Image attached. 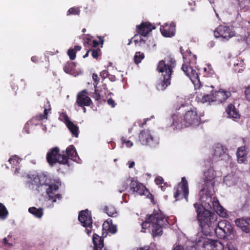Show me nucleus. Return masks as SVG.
Returning a JSON list of instances; mask_svg holds the SVG:
<instances>
[{
    "mask_svg": "<svg viewBox=\"0 0 250 250\" xmlns=\"http://www.w3.org/2000/svg\"><path fill=\"white\" fill-rule=\"evenodd\" d=\"M194 207L202 231L205 234L209 233L214 229L216 235L219 239L226 238L229 240H236L238 239V235L236 230L228 221L222 220L219 221L214 228V225L216 224L217 221V218L214 214L206 210L203 206L198 203H194Z\"/></svg>",
    "mask_w": 250,
    "mask_h": 250,
    "instance_id": "f257e3e1",
    "label": "nucleus"
},
{
    "mask_svg": "<svg viewBox=\"0 0 250 250\" xmlns=\"http://www.w3.org/2000/svg\"><path fill=\"white\" fill-rule=\"evenodd\" d=\"M167 217L160 210H154L150 215H147L146 220L142 223L143 229L150 228L153 237L160 236L163 234V228L167 226Z\"/></svg>",
    "mask_w": 250,
    "mask_h": 250,
    "instance_id": "f03ea898",
    "label": "nucleus"
},
{
    "mask_svg": "<svg viewBox=\"0 0 250 250\" xmlns=\"http://www.w3.org/2000/svg\"><path fill=\"white\" fill-rule=\"evenodd\" d=\"M173 129H180L188 126H196L201 123V115L197 113V109L191 108L186 111L183 117L176 113L172 116Z\"/></svg>",
    "mask_w": 250,
    "mask_h": 250,
    "instance_id": "7ed1b4c3",
    "label": "nucleus"
},
{
    "mask_svg": "<svg viewBox=\"0 0 250 250\" xmlns=\"http://www.w3.org/2000/svg\"><path fill=\"white\" fill-rule=\"evenodd\" d=\"M205 187L201 189L199 192L201 196L200 200L202 202H208L211 200L212 191L215 184L214 179L216 177V173L212 167L204 172Z\"/></svg>",
    "mask_w": 250,
    "mask_h": 250,
    "instance_id": "20e7f679",
    "label": "nucleus"
},
{
    "mask_svg": "<svg viewBox=\"0 0 250 250\" xmlns=\"http://www.w3.org/2000/svg\"><path fill=\"white\" fill-rule=\"evenodd\" d=\"M196 250H224V245L219 240L199 237L193 242Z\"/></svg>",
    "mask_w": 250,
    "mask_h": 250,
    "instance_id": "39448f33",
    "label": "nucleus"
},
{
    "mask_svg": "<svg viewBox=\"0 0 250 250\" xmlns=\"http://www.w3.org/2000/svg\"><path fill=\"white\" fill-rule=\"evenodd\" d=\"M157 69L164 76V78L158 83L156 87L158 90L163 91L170 84L172 68L169 63H158Z\"/></svg>",
    "mask_w": 250,
    "mask_h": 250,
    "instance_id": "423d86ee",
    "label": "nucleus"
},
{
    "mask_svg": "<svg viewBox=\"0 0 250 250\" xmlns=\"http://www.w3.org/2000/svg\"><path fill=\"white\" fill-rule=\"evenodd\" d=\"M59 149L58 147L53 148L47 153L46 159L50 165L52 166L56 163L60 164H67V158L64 154V151L62 154H60Z\"/></svg>",
    "mask_w": 250,
    "mask_h": 250,
    "instance_id": "0eeeda50",
    "label": "nucleus"
},
{
    "mask_svg": "<svg viewBox=\"0 0 250 250\" xmlns=\"http://www.w3.org/2000/svg\"><path fill=\"white\" fill-rule=\"evenodd\" d=\"M182 69L184 73L189 78L195 88H199L201 86V82L199 75L196 71L190 65V63H183Z\"/></svg>",
    "mask_w": 250,
    "mask_h": 250,
    "instance_id": "6e6552de",
    "label": "nucleus"
},
{
    "mask_svg": "<svg viewBox=\"0 0 250 250\" xmlns=\"http://www.w3.org/2000/svg\"><path fill=\"white\" fill-rule=\"evenodd\" d=\"M139 141L143 145H147L152 147H156L159 144L158 139L154 138L149 130L142 131L139 134Z\"/></svg>",
    "mask_w": 250,
    "mask_h": 250,
    "instance_id": "1a4fd4ad",
    "label": "nucleus"
},
{
    "mask_svg": "<svg viewBox=\"0 0 250 250\" xmlns=\"http://www.w3.org/2000/svg\"><path fill=\"white\" fill-rule=\"evenodd\" d=\"M78 219L82 226L85 228V231L88 235L91 233L92 227V220L91 215L89 214L88 209L82 210L80 212Z\"/></svg>",
    "mask_w": 250,
    "mask_h": 250,
    "instance_id": "9d476101",
    "label": "nucleus"
},
{
    "mask_svg": "<svg viewBox=\"0 0 250 250\" xmlns=\"http://www.w3.org/2000/svg\"><path fill=\"white\" fill-rule=\"evenodd\" d=\"M214 35L216 38H222L229 40L234 36V32L229 26L220 25L214 30Z\"/></svg>",
    "mask_w": 250,
    "mask_h": 250,
    "instance_id": "9b49d317",
    "label": "nucleus"
},
{
    "mask_svg": "<svg viewBox=\"0 0 250 250\" xmlns=\"http://www.w3.org/2000/svg\"><path fill=\"white\" fill-rule=\"evenodd\" d=\"M130 189L135 194L143 196H152L146 187L137 180H131L130 183Z\"/></svg>",
    "mask_w": 250,
    "mask_h": 250,
    "instance_id": "f8f14e48",
    "label": "nucleus"
},
{
    "mask_svg": "<svg viewBox=\"0 0 250 250\" xmlns=\"http://www.w3.org/2000/svg\"><path fill=\"white\" fill-rule=\"evenodd\" d=\"M155 27L148 21L142 22L140 25L136 26L137 34L134 36L136 38L138 35L146 37Z\"/></svg>",
    "mask_w": 250,
    "mask_h": 250,
    "instance_id": "ddd939ff",
    "label": "nucleus"
},
{
    "mask_svg": "<svg viewBox=\"0 0 250 250\" xmlns=\"http://www.w3.org/2000/svg\"><path fill=\"white\" fill-rule=\"evenodd\" d=\"M205 90L207 92H211V94H204L203 95H201V94H199L198 93L196 97V100L198 102H201L202 103H210L215 101V99L214 98V94L213 93V87L206 86L204 87Z\"/></svg>",
    "mask_w": 250,
    "mask_h": 250,
    "instance_id": "4468645a",
    "label": "nucleus"
},
{
    "mask_svg": "<svg viewBox=\"0 0 250 250\" xmlns=\"http://www.w3.org/2000/svg\"><path fill=\"white\" fill-rule=\"evenodd\" d=\"M88 95L86 90H83L78 93L76 103L79 106H88L91 104L92 101Z\"/></svg>",
    "mask_w": 250,
    "mask_h": 250,
    "instance_id": "2eb2a0df",
    "label": "nucleus"
},
{
    "mask_svg": "<svg viewBox=\"0 0 250 250\" xmlns=\"http://www.w3.org/2000/svg\"><path fill=\"white\" fill-rule=\"evenodd\" d=\"M213 156L216 158L224 160L229 157L227 153V148L220 144H216L212 148Z\"/></svg>",
    "mask_w": 250,
    "mask_h": 250,
    "instance_id": "dca6fc26",
    "label": "nucleus"
},
{
    "mask_svg": "<svg viewBox=\"0 0 250 250\" xmlns=\"http://www.w3.org/2000/svg\"><path fill=\"white\" fill-rule=\"evenodd\" d=\"M59 189V183L56 184H51L49 185L48 188L46 189V193L48 196L49 200L51 201L52 203L56 202L57 200H60L62 196L60 194H56Z\"/></svg>",
    "mask_w": 250,
    "mask_h": 250,
    "instance_id": "f3484780",
    "label": "nucleus"
},
{
    "mask_svg": "<svg viewBox=\"0 0 250 250\" xmlns=\"http://www.w3.org/2000/svg\"><path fill=\"white\" fill-rule=\"evenodd\" d=\"M178 188H180V190L178 188L175 189V191L174 194V197L175 198H177L180 195V192L181 191L187 202L188 201V181L185 177L182 178L181 182L178 185Z\"/></svg>",
    "mask_w": 250,
    "mask_h": 250,
    "instance_id": "a211bd4d",
    "label": "nucleus"
},
{
    "mask_svg": "<svg viewBox=\"0 0 250 250\" xmlns=\"http://www.w3.org/2000/svg\"><path fill=\"white\" fill-rule=\"evenodd\" d=\"M48 109H45L44 110L43 115L40 114L37 117L32 118L31 120L29 121L25 125L24 130L27 133H29V128L30 126L33 125H37L39 124V122L43 119H47L48 115Z\"/></svg>",
    "mask_w": 250,
    "mask_h": 250,
    "instance_id": "6ab92c4d",
    "label": "nucleus"
},
{
    "mask_svg": "<svg viewBox=\"0 0 250 250\" xmlns=\"http://www.w3.org/2000/svg\"><path fill=\"white\" fill-rule=\"evenodd\" d=\"M160 31L162 35L165 37H172L175 34V25L174 23H166L161 26Z\"/></svg>",
    "mask_w": 250,
    "mask_h": 250,
    "instance_id": "aec40b11",
    "label": "nucleus"
},
{
    "mask_svg": "<svg viewBox=\"0 0 250 250\" xmlns=\"http://www.w3.org/2000/svg\"><path fill=\"white\" fill-rule=\"evenodd\" d=\"M212 203L213 208L217 214L223 218L228 217L227 210L220 205L218 200L216 198L213 197Z\"/></svg>",
    "mask_w": 250,
    "mask_h": 250,
    "instance_id": "412c9836",
    "label": "nucleus"
},
{
    "mask_svg": "<svg viewBox=\"0 0 250 250\" xmlns=\"http://www.w3.org/2000/svg\"><path fill=\"white\" fill-rule=\"evenodd\" d=\"M235 223L243 231L250 232V218L237 219L235 220Z\"/></svg>",
    "mask_w": 250,
    "mask_h": 250,
    "instance_id": "4be33fe9",
    "label": "nucleus"
},
{
    "mask_svg": "<svg viewBox=\"0 0 250 250\" xmlns=\"http://www.w3.org/2000/svg\"><path fill=\"white\" fill-rule=\"evenodd\" d=\"M64 154L67 158V161L68 159H70L77 163H80V158L74 146L70 145L69 146L66 148L65 152H64Z\"/></svg>",
    "mask_w": 250,
    "mask_h": 250,
    "instance_id": "5701e85b",
    "label": "nucleus"
},
{
    "mask_svg": "<svg viewBox=\"0 0 250 250\" xmlns=\"http://www.w3.org/2000/svg\"><path fill=\"white\" fill-rule=\"evenodd\" d=\"M92 241L94 244L93 250H107L104 247V238L94 233Z\"/></svg>",
    "mask_w": 250,
    "mask_h": 250,
    "instance_id": "b1692460",
    "label": "nucleus"
},
{
    "mask_svg": "<svg viewBox=\"0 0 250 250\" xmlns=\"http://www.w3.org/2000/svg\"><path fill=\"white\" fill-rule=\"evenodd\" d=\"M214 93L215 101L222 103L226 100L228 97L231 95L230 91H224L223 90H220L218 91H215Z\"/></svg>",
    "mask_w": 250,
    "mask_h": 250,
    "instance_id": "393cba45",
    "label": "nucleus"
},
{
    "mask_svg": "<svg viewBox=\"0 0 250 250\" xmlns=\"http://www.w3.org/2000/svg\"><path fill=\"white\" fill-rule=\"evenodd\" d=\"M226 111L228 115V117L232 119L233 120L239 119L240 117L238 111L234 105L232 104L228 105L226 108Z\"/></svg>",
    "mask_w": 250,
    "mask_h": 250,
    "instance_id": "a878e982",
    "label": "nucleus"
},
{
    "mask_svg": "<svg viewBox=\"0 0 250 250\" xmlns=\"http://www.w3.org/2000/svg\"><path fill=\"white\" fill-rule=\"evenodd\" d=\"M248 152L245 146L239 147L237 149L236 156L239 163H244L247 160Z\"/></svg>",
    "mask_w": 250,
    "mask_h": 250,
    "instance_id": "bb28decb",
    "label": "nucleus"
},
{
    "mask_svg": "<svg viewBox=\"0 0 250 250\" xmlns=\"http://www.w3.org/2000/svg\"><path fill=\"white\" fill-rule=\"evenodd\" d=\"M238 176L233 173L226 176L224 178V183L228 187L234 186L238 181Z\"/></svg>",
    "mask_w": 250,
    "mask_h": 250,
    "instance_id": "cd10ccee",
    "label": "nucleus"
},
{
    "mask_svg": "<svg viewBox=\"0 0 250 250\" xmlns=\"http://www.w3.org/2000/svg\"><path fill=\"white\" fill-rule=\"evenodd\" d=\"M183 61L184 62H195L197 60L196 56L190 51H187L186 52L183 53Z\"/></svg>",
    "mask_w": 250,
    "mask_h": 250,
    "instance_id": "c85d7f7f",
    "label": "nucleus"
},
{
    "mask_svg": "<svg viewBox=\"0 0 250 250\" xmlns=\"http://www.w3.org/2000/svg\"><path fill=\"white\" fill-rule=\"evenodd\" d=\"M75 63H66L63 68L66 73L76 76L79 74V73L75 72Z\"/></svg>",
    "mask_w": 250,
    "mask_h": 250,
    "instance_id": "c756f323",
    "label": "nucleus"
},
{
    "mask_svg": "<svg viewBox=\"0 0 250 250\" xmlns=\"http://www.w3.org/2000/svg\"><path fill=\"white\" fill-rule=\"evenodd\" d=\"M66 126L74 136L76 138L78 137L79 130L77 125H74L72 122H70L67 123Z\"/></svg>",
    "mask_w": 250,
    "mask_h": 250,
    "instance_id": "7c9ffc66",
    "label": "nucleus"
},
{
    "mask_svg": "<svg viewBox=\"0 0 250 250\" xmlns=\"http://www.w3.org/2000/svg\"><path fill=\"white\" fill-rule=\"evenodd\" d=\"M28 211L35 217L41 218L43 214V209L42 208H36L35 207H31L28 208Z\"/></svg>",
    "mask_w": 250,
    "mask_h": 250,
    "instance_id": "2f4dec72",
    "label": "nucleus"
},
{
    "mask_svg": "<svg viewBox=\"0 0 250 250\" xmlns=\"http://www.w3.org/2000/svg\"><path fill=\"white\" fill-rule=\"evenodd\" d=\"M28 178L30 179L29 181L32 185L38 186L40 179V174L36 173L30 174L28 175Z\"/></svg>",
    "mask_w": 250,
    "mask_h": 250,
    "instance_id": "473e14b6",
    "label": "nucleus"
},
{
    "mask_svg": "<svg viewBox=\"0 0 250 250\" xmlns=\"http://www.w3.org/2000/svg\"><path fill=\"white\" fill-rule=\"evenodd\" d=\"M81 48V46L75 45L74 48H70L68 49L67 55L71 60H74L75 59L76 51L80 50Z\"/></svg>",
    "mask_w": 250,
    "mask_h": 250,
    "instance_id": "72a5a7b5",
    "label": "nucleus"
},
{
    "mask_svg": "<svg viewBox=\"0 0 250 250\" xmlns=\"http://www.w3.org/2000/svg\"><path fill=\"white\" fill-rule=\"evenodd\" d=\"M111 220H107L106 223H105V222L104 223L103 226L105 228L108 227V230L109 231V232L113 234H114L117 231V226L113 225L111 223Z\"/></svg>",
    "mask_w": 250,
    "mask_h": 250,
    "instance_id": "f704fd0d",
    "label": "nucleus"
},
{
    "mask_svg": "<svg viewBox=\"0 0 250 250\" xmlns=\"http://www.w3.org/2000/svg\"><path fill=\"white\" fill-rule=\"evenodd\" d=\"M237 1L241 9L247 11L250 8V0H237Z\"/></svg>",
    "mask_w": 250,
    "mask_h": 250,
    "instance_id": "c9c22d12",
    "label": "nucleus"
},
{
    "mask_svg": "<svg viewBox=\"0 0 250 250\" xmlns=\"http://www.w3.org/2000/svg\"><path fill=\"white\" fill-rule=\"evenodd\" d=\"M49 183V180L48 179L47 176L44 173L40 174V179L39 182V185L37 187H40L42 186L48 185Z\"/></svg>",
    "mask_w": 250,
    "mask_h": 250,
    "instance_id": "e433bc0d",
    "label": "nucleus"
},
{
    "mask_svg": "<svg viewBox=\"0 0 250 250\" xmlns=\"http://www.w3.org/2000/svg\"><path fill=\"white\" fill-rule=\"evenodd\" d=\"M105 210L107 214L110 217H115L117 212L115 208L112 206H109L105 208Z\"/></svg>",
    "mask_w": 250,
    "mask_h": 250,
    "instance_id": "4c0bfd02",
    "label": "nucleus"
},
{
    "mask_svg": "<svg viewBox=\"0 0 250 250\" xmlns=\"http://www.w3.org/2000/svg\"><path fill=\"white\" fill-rule=\"evenodd\" d=\"M131 181L128 179L122 182L118 188V191L121 193L125 191L127 188L128 184H130Z\"/></svg>",
    "mask_w": 250,
    "mask_h": 250,
    "instance_id": "58836bf2",
    "label": "nucleus"
},
{
    "mask_svg": "<svg viewBox=\"0 0 250 250\" xmlns=\"http://www.w3.org/2000/svg\"><path fill=\"white\" fill-rule=\"evenodd\" d=\"M8 211L5 206L0 203V218L5 219L8 216Z\"/></svg>",
    "mask_w": 250,
    "mask_h": 250,
    "instance_id": "ea45409f",
    "label": "nucleus"
},
{
    "mask_svg": "<svg viewBox=\"0 0 250 250\" xmlns=\"http://www.w3.org/2000/svg\"><path fill=\"white\" fill-rule=\"evenodd\" d=\"M81 10L79 7H73L68 9L67 12V16L71 15L79 16L80 14Z\"/></svg>",
    "mask_w": 250,
    "mask_h": 250,
    "instance_id": "a19ab883",
    "label": "nucleus"
},
{
    "mask_svg": "<svg viewBox=\"0 0 250 250\" xmlns=\"http://www.w3.org/2000/svg\"><path fill=\"white\" fill-rule=\"evenodd\" d=\"M145 58V55L141 52H137L134 57V62H141Z\"/></svg>",
    "mask_w": 250,
    "mask_h": 250,
    "instance_id": "79ce46f5",
    "label": "nucleus"
},
{
    "mask_svg": "<svg viewBox=\"0 0 250 250\" xmlns=\"http://www.w3.org/2000/svg\"><path fill=\"white\" fill-rule=\"evenodd\" d=\"M245 67L244 66L243 63H234L232 67L233 70L235 72L240 73L243 71Z\"/></svg>",
    "mask_w": 250,
    "mask_h": 250,
    "instance_id": "37998d69",
    "label": "nucleus"
},
{
    "mask_svg": "<svg viewBox=\"0 0 250 250\" xmlns=\"http://www.w3.org/2000/svg\"><path fill=\"white\" fill-rule=\"evenodd\" d=\"M20 158L17 155H14L11 157L8 161L10 164H11L13 166H16L18 164H19L21 162Z\"/></svg>",
    "mask_w": 250,
    "mask_h": 250,
    "instance_id": "c03bdc74",
    "label": "nucleus"
},
{
    "mask_svg": "<svg viewBox=\"0 0 250 250\" xmlns=\"http://www.w3.org/2000/svg\"><path fill=\"white\" fill-rule=\"evenodd\" d=\"M98 38L99 39V41H97L96 40H93L92 41V42H91V44L90 45L91 46H92L93 47H96L98 45H99L100 44H101L102 45L103 44L104 42V39L103 38H102L101 37H98Z\"/></svg>",
    "mask_w": 250,
    "mask_h": 250,
    "instance_id": "a18cd8bd",
    "label": "nucleus"
},
{
    "mask_svg": "<svg viewBox=\"0 0 250 250\" xmlns=\"http://www.w3.org/2000/svg\"><path fill=\"white\" fill-rule=\"evenodd\" d=\"M59 119L64 122L66 125H67V123L70 122L71 121H69L68 117H67V115L65 113H62L60 114L59 116Z\"/></svg>",
    "mask_w": 250,
    "mask_h": 250,
    "instance_id": "49530a36",
    "label": "nucleus"
},
{
    "mask_svg": "<svg viewBox=\"0 0 250 250\" xmlns=\"http://www.w3.org/2000/svg\"><path fill=\"white\" fill-rule=\"evenodd\" d=\"M175 62V59L171 55H167L165 58L164 60L160 61L159 62Z\"/></svg>",
    "mask_w": 250,
    "mask_h": 250,
    "instance_id": "de8ad7c7",
    "label": "nucleus"
},
{
    "mask_svg": "<svg viewBox=\"0 0 250 250\" xmlns=\"http://www.w3.org/2000/svg\"><path fill=\"white\" fill-rule=\"evenodd\" d=\"M121 141L122 144H125L127 147H131L133 145L132 142H131L130 140H126L124 137H122Z\"/></svg>",
    "mask_w": 250,
    "mask_h": 250,
    "instance_id": "09e8293b",
    "label": "nucleus"
},
{
    "mask_svg": "<svg viewBox=\"0 0 250 250\" xmlns=\"http://www.w3.org/2000/svg\"><path fill=\"white\" fill-rule=\"evenodd\" d=\"M93 37L90 36L89 35H85V37L84 39V44L85 45V44H87L88 45H91V42L93 40Z\"/></svg>",
    "mask_w": 250,
    "mask_h": 250,
    "instance_id": "8fccbe9b",
    "label": "nucleus"
},
{
    "mask_svg": "<svg viewBox=\"0 0 250 250\" xmlns=\"http://www.w3.org/2000/svg\"><path fill=\"white\" fill-rule=\"evenodd\" d=\"M92 56L94 58H98L99 53L101 52V49L100 48H97L96 49L91 50Z\"/></svg>",
    "mask_w": 250,
    "mask_h": 250,
    "instance_id": "3c124183",
    "label": "nucleus"
},
{
    "mask_svg": "<svg viewBox=\"0 0 250 250\" xmlns=\"http://www.w3.org/2000/svg\"><path fill=\"white\" fill-rule=\"evenodd\" d=\"M245 93L246 100L250 102V85L246 88Z\"/></svg>",
    "mask_w": 250,
    "mask_h": 250,
    "instance_id": "603ef678",
    "label": "nucleus"
},
{
    "mask_svg": "<svg viewBox=\"0 0 250 250\" xmlns=\"http://www.w3.org/2000/svg\"><path fill=\"white\" fill-rule=\"evenodd\" d=\"M92 79L94 82V87L95 88H96L97 85L99 83V78L97 74H93Z\"/></svg>",
    "mask_w": 250,
    "mask_h": 250,
    "instance_id": "864d4df0",
    "label": "nucleus"
},
{
    "mask_svg": "<svg viewBox=\"0 0 250 250\" xmlns=\"http://www.w3.org/2000/svg\"><path fill=\"white\" fill-rule=\"evenodd\" d=\"M228 250H238L237 248L231 242H229L227 244Z\"/></svg>",
    "mask_w": 250,
    "mask_h": 250,
    "instance_id": "5fc2aeb1",
    "label": "nucleus"
},
{
    "mask_svg": "<svg viewBox=\"0 0 250 250\" xmlns=\"http://www.w3.org/2000/svg\"><path fill=\"white\" fill-rule=\"evenodd\" d=\"M11 239V237H10L9 236H8L7 237H5L3 239V243L5 246H7L8 247H10L12 246V244L10 243H8V241H9V239Z\"/></svg>",
    "mask_w": 250,
    "mask_h": 250,
    "instance_id": "6e6d98bb",
    "label": "nucleus"
},
{
    "mask_svg": "<svg viewBox=\"0 0 250 250\" xmlns=\"http://www.w3.org/2000/svg\"><path fill=\"white\" fill-rule=\"evenodd\" d=\"M155 182L157 185H161L164 182V180L162 177L158 176L155 179Z\"/></svg>",
    "mask_w": 250,
    "mask_h": 250,
    "instance_id": "4d7b16f0",
    "label": "nucleus"
},
{
    "mask_svg": "<svg viewBox=\"0 0 250 250\" xmlns=\"http://www.w3.org/2000/svg\"><path fill=\"white\" fill-rule=\"evenodd\" d=\"M107 103L108 104L112 107H114L116 105V104L112 98H109L107 100Z\"/></svg>",
    "mask_w": 250,
    "mask_h": 250,
    "instance_id": "13d9d810",
    "label": "nucleus"
},
{
    "mask_svg": "<svg viewBox=\"0 0 250 250\" xmlns=\"http://www.w3.org/2000/svg\"><path fill=\"white\" fill-rule=\"evenodd\" d=\"M206 66H207V67L208 68L207 69H208V73H210V74H212V68H211V66L210 64H207Z\"/></svg>",
    "mask_w": 250,
    "mask_h": 250,
    "instance_id": "bf43d9fd",
    "label": "nucleus"
},
{
    "mask_svg": "<svg viewBox=\"0 0 250 250\" xmlns=\"http://www.w3.org/2000/svg\"><path fill=\"white\" fill-rule=\"evenodd\" d=\"M173 250H183V248L180 245L175 246Z\"/></svg>",
    "mask_w": 250,
    "mask_h": 250,
    "instance_id": "052dcab7",
    "label": "nucleus"
},
{
    "mask_svg": "<svg viewBox=\"0 0 250 250\" xmlns=\"http://www.w3.org/2000/svg\"><path fill=\"white\" fill-rule=\"evenodd\" d=\"M128 164L129 168H132L135 165V163L133 161H129Z\"/></svg>",
    "mask_w": 250,
    "mask_h": 250,
    "instance_id": "680f3d73",
    "label": "nucleus"
},
{
    "mask_svg": "<svg viewBox=\"0 0 250 250\" xmlns=\"http://www.w3.org/2000/svg\"><path fill=\"white\" fill-rule=\"evenodd\" d=\"M94 98L96 100H98L101 98L100 94L97 93L96 91H95V96H94Z\"/></svg>",
    "mask_w": 250,
    "mask_h": 250,
    "instance_id": "e2e57ef3",
    "label": "nucleus"
},
{
    "mask_svg": "<svg viewBox=\"0 0 250 250\" xmlns=\"http://www.w3.org/2000/svg\"><path fill=\"white\" fill-rule=\"evenodd\" d=\"M108 71L106 70H104L101 73V75H103L104 76H107L108 75Z\"/></svg>",
    "mask_w": 250,
    "mask_h": 250,
    "instance_id": "0e129e2a",
    "label": "nucleus"
},
{
    "mask_svg": "<svg viewBox=\"0 0 250 250\" xmlns=\"http://www.w3.org/2000/svg\"><path fill=\"white\" fill-rule=\"evenodd\" d=\"M31 61H32L33 62H36L38 61L37 57L36 56H33V57L31 58Z\"/></svg>",
    "mask_w": 250,
    "mask_h": 250,
    "instance_id": "69168bd1",
    "label": "nucleus"
},
{
    "mask_svg": "<svg viewBox=\"0 0 250 250\" xmlns=\"http://www.w3.org/2000/svg\"><path fill=\"white\" fill-rule=\"evenodd\" d=\"M247 42L250 45V34L249 35L248 37L247 38Z\"/></svg>",
    "mask_w": 250,
    "mask_h": 250,
    "instance_id": "338daca9",
    "label": "nucleus"
},
{
    "mask_svg": "<svg viewBox=\"0 0 250 250\" xmlns=\"http://www.w3.org/2000/svg\"><path fill=\"white\" fill-rule=\"evenodd\" d=\"M137 250H149V249L147 248H140L139 249H138Z\"/></svg>",
    "mask_w": 250,
    "mask_h": 250,
    "instance_id": "774afa93",
    "label": "nucleus"
}]
</instances>
